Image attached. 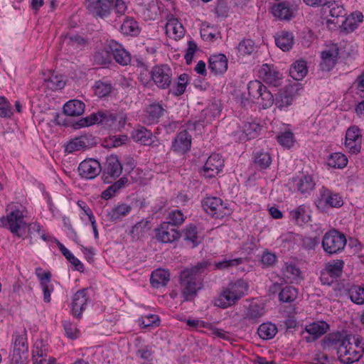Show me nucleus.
Masks as SVG:
<instances>
[{"label":"nucleus","mask_w":364,"mask_h":364,"mask_svg":"<svg viewBox=\"0 0 364 364\" xmlns=\"http://www.w3.org/2000/svg\"><path fill=\"white\" fill-rule=\"evenodd\" d=\"M132 210V207L130 205L118 203L107 213V217L112 222L121 221L124 217L130 213Z\"/></svg>","instance_id":"26"},{"label":"nucleus","mask_w":364,"mask_h":364,"mask_svg":"<svg viewBox=\"0 0 364 364\" xmlns=\"http://www.w3.org/2000/svg\"><path fill=\"white\" fill-rule=\"evenodd\" d=\"M165 111V109L159 102L149 105L146 109L149 123L158 122L159 118L164 114Z\"/></svg>","instance_id":"35"},{"label":"nucleus","mask_w":364,"mask_h":364,"mask_svg":"<svg viewBox=\"0 0 364 364\" xmlns=\"http://www.w3.org/2000/svg\"><path fill=\"white\" fill-rule=\"evenodd\" d=\"M186 217L181 210L176 209L170 211L166 216V221L171 227H178L185 221Z\"/></svg>","instance_id":"44"},{"label":"nucleus","mask_w":364,"mask_h":364,"mask_svg":"<svg viewBox=\"0 0 364 364\" xmlns=\"http://www.w3.org/2000/svg\"><path fill=\"white\" fill-rule=\"evenodd\" d=\"M264 314V307L257 304H252L247 310L246 318L255 323L259 321V318Z\"/></svg>","instance_id":"50"},{"label":"nucleus","mask_w":364,"mask_h":364,"mask_svg":"<svg viewBox=\"0 0 364 364\" xmlns=\"http://www.w3.org/2000/svg\"><path fill=\"white\" fill-rule=\"evenodd\" d=\"M203 210L215 218H223L232 213L229 204L218 197H206L202 200Z\"/></svg>","instance_id":"5"},{"label":"nucleus","mask_w":364,"mask_h":364,"mask_svg":"<svg viewBox=\"0 0 364 364\" xmlns=\"http://www.w3.org/2000/svg\"><path fill=\"white\" fill-rule=\"evenodd\" d=\"M255 166L259 169H266L272 164V157L267 151H259L257 152L254 157Z\"/></svg>","instance_id":"38"},{"label":"nucleus","mask_w":364,"mask_h":364,"mask_svg":"<svg viewBox=\"0 0 364 364\" xmlns=\"http://www.w3.org/2000/svg\"><path fill=\"white\" fill-rule=\"evenodd\" d=\"M139 322L142 328H147L153 326H159L160 319L159 316L156 314H149L146 317H142L140 318Z\"/></svg>","instance_id":"64"},{"label":"nucleus","mask_w":364,"mask_h":364,"mask_svg":"<svg viewBox=\"0 0 364 364\" xmlns=\"http://www.w3.org/2000/svg\"><path fill=\"white\" fill-rule=\"evenodd\" d=\"M183 239L192 247H197L200 241L198 235V230L195 225L189 224L183 230Z\"/></svg>","instance_id":"34"},{"label":"nucleus","mask_w":364,"mask_h":364,"mask_svg":"<svg viewBox=\"0 0 364 364\" xmlns=\"http://www.w3.org/2000/svg\"><path fill=\"white\" fill-rule=\"evenodd\" d=\"M296 93V89L293 85H288L280 90L275 97L274 104L280 110H286L292 105Z\"/></svg>","instance_id":"18"},{"label":"nucleus","mask_w":364,"mask_h":364,"mask_svg":"<svg viewBox=\"0 0 364 364\" xmlns=\"http://www.w3.org/2000/svg\"><path fill=\"white\" fill-rule=\"evenodd\" d=\"M363 136L361 129L356 125L350 126L346 133L345 146L352 154H358L361 149Z\"/></svg>","instance_id":"14"},{"label":"nucleus","mask_w":364,"mask_h":364,"mask_svg":"<svg viewBox=\"0 0 364 364\" xmlns=\"http://www.w3.org/2000/svg\"><path fill=\"white\" fill-rule=\"evenodd\" d=\"M28 353L26 338L23 336H17L14 341V350L9 355L11 364H23Z\"/></svg>","instance_id":"12"},{"label":"nucleus","mask_w":364,"mask_h":364,"mask_svg":"<svg viewBox=\"0 0 364 364\" xmlns=\"http://www.w3.org/2000/svg\"><path fill=\"white\" fill-rule=\"evenodd\" d=\"M210 267V262L203 260L181 272L179 283L184 301H190L197 296L198 291L203 286L201 275L207 272Z\"/></svg>","instance_id":"1"},{"label":"nucleus","mask_w":364,"mask_h":364,"mask_svg":"<svg viewBox=\"0 0 364 364\" xmlns=\"http://www.w3.org/2000/svg\"><path fill=\"white\" fill-rule=\"evenodd\" d=\"M85 6L93 16L103 19L112 13L114 0H86Z\"/></svg>","instance_id":"8"},{"label":"nucleus","mask_w":364,"mask_h":364,"mask_svg":"<svg viewBox=\"0 0 364 364\" xmlns=\"http://www.w3.org/2000/svg\"><path fill=\"white\" fill-rule=\"evenodd\" d=\"M274 38L277 46L283 51H289L294 45V36L289 31L278 32L274 36Z\"/></svg>","instance_id":"29"},{"label":"nucleus","mask_w":364,"mask_h":364,"mask_svg":"<svg viewBox=\"0 0 364 364\" xmlns=\"http://www.w3.org/2000/svg\"><path fill=\"white\" fill-rule=\"evenodd\" d=\"M107 49L111 51V55L117 63L122 65H127L131 62L129 52L124 49L123 46L116 41H107Z\"/></svg>","instance_id":"20"},{"label":"nucleus","mask_w":364,"mask_h":364,"mask_svg":"<svg viewBox=\"0 0 364 364\" xmlns=\"http://www.w3.org/2000/svg\"><path fill=\"white\" fill-rule=\"evenodd\" d=\"M299 2V0L283 1L273 6L272 13L280 20L289 21L296 16Z\"/></svg>","instance_id":"9"},{"label":"nucleus","mask_w":364,"mask_h":364,"mask_svg":"<svg viewBox=\"0 0 364 364\" xmlns=\"http://www.w3.org/2000/svg\"><path fill=\"white\" fill-rule=\"evenodd\" d=\"M170 280V273L168 271L161 269L154 270L150 277V283L154 288H159L166 286Z\"/></svg>","instance_id":"30"},{"label":"nucleus","mask_w":364,"mask_h":364,"mask_svg":"<svg viewBox=\"0 0 364 364\" xmlns=\"http://www.w3.org/2000/svg\"><path fill=\"white\" fill-rule=\"evenodd\" d=\"M122 172V166L117 156H111L107 158L105 169L102 173V179L105 183H110V179L118 178Z\"/></svg>","instance_id":"16"},{"label":"nucleus","mask_w":364,"mask_h":364,"mask_svg":"<svg viewBox=\"0 0 364 364\" xmlns=\"http://www.w3.org/2000/svg\"><path fill=\"white\" fill-rule=\"evenodd\" d=\"M265 86L259 81H250L247 85L248 94L252 100H259Z\"/></svg>","instance_id":"53"},{"label":"nucleus","mask_w":364,"mask_h":364,"mask_svg":"<svg viewBox=\"0 0 364 364\" xmlns=\"http://www.w3.org/2000/svg\"><path fill=\"white\" fill-rule=\"evenodd\" d=\"M240 55H251L255 49V42L251 39L242 40L237 47Z\"/></svg>","instance_id":"54"},{"label":"nucleus","mask_w":364,"mask_h":364,"mask_svg":"<svg viewBox=\"0 0 364 364\" xmlns=\"http://www.w3.org/2000/svg\"><path fill=\"white\" fill-rule=\"evenodd\" d=\"M344 266V262L342 259H336L329 262L326 265V271L332 277H339L342 272Z\"/></svg>","instance_id":"46"},{"label":"nucleus","mask_w":364,"mask_h":364,"mask_svg":"<svg viewBox=\"0 0 364 364\" xmlns=\"http://www.w3.org/2000/svg\"><path fill=\"white\" fill-rule=\"evenodd\" d=\"M86 289L77 291L73 296L72 301V314L75 317L80 318L86 308L87 302Z\"/></svg>","instance_id":"23"},{"label":"nucleus","mask_w":364,"mask_h":364,"mask_svg":"<svg viewBox=\"0 0 364 364\" xmlns=\"http://www.w3.org/2000/svg\"><path fill=\"white\" fill-rule=\"evenodd\" d=\"M46 87L52 90L63 89L65 85L63 77L61 75H57L53 73L49 78L45 80Z\"/></svg>","instance_id":"48"},{"label":"nucleus","mask_w":364,"mask_h":364,"mask_svg":"<svg viewBox=\"0 0 364 364\" xmlns=\"http://www.w3.org/2000/svg\"><path fill=\"white\" fill-rule=\"evenodd\" d=\"M259 77L266 83L274 87L280 86L282 80V74L273 65L264 64L259 71Z\"/></svg>","instance_id":"19"},{"label":"nucleus","mask_w":364,"mask_h":364,"mask_svg":"<svg viewBox=\"0 0 364 364\" xmlns=\"http://www.w3.org/2000/svg\"><path fill=\"white\" fill-rule=\"evenodd\" d=\"M315 205L320 211L326 213L330 208L341 207L343 205V200L338 193H333L323 186L318 191Z\"/></svg>","instance_id":"4"},{"label":"nucleus","mask_w":364,"mask_h":364,"mask_svg":"<svg viewBox=\"0 0 364 364\" xmlns=\"http://www.w3.org/2000/svg\"><path fill=\"white\" fill-rule=\"evenodd\" d=\"M131 136L136 142L149 146L154 142L153 134L151 132L144 127H139L132 132Z\"/></svg>","instance_id":"27"},{"label":"nucleus","mask_w":364,"mask_h":364,"mask_svg":"<svg viewBox=\"0 0 364 364\" xmlns=\"http://www.w3.org/2000/svg\"><path fill=\"white\" fill-rule=\"evenodd\" d=\"M26 225L23 213L19 209L12 210L6 218L0 219V226L7 227L11 233L19 237L22 236L19 232L21 229H25Z\"/></svg>","instance_id":"7"},{"label":"nucleus","mask_w":364,"mask_h":364,"mask_svg":"<svg viewBox=\"0 0 364 364\" xmlns=\"http://www.w3.org/2000/svg\"><path fill=\"white\" fill-rule=\"evenodd\" d=\"M94 58L99 65H107L111 61V51L107 49V43L102 50L95 53Z\"/></svg>","instance_id":"57"},{"label":"nucleus","mask_w":364,"mask_h":364,"mask_svg":"<svg viewBox=\"0 0 364 364\" xmlns=\"http://www.w3.org/2000/svg\"><path fill=\"white\" fill-rule=\"evenodd\" d=\"M102 110L96 113H92L90 116L84 117L76 122L73 127L75 129H80L85 127H89L95 124H100L102 117Z\"/></svg>","instance_id":"39"},{"label":"nucleus","mask_w":364,"mask_h":364,"mask_svg":"<svg viewBox=\"0 0 364 364\" xmlns=\"http://www.w3.org/2000/svg\"><path fill=\"white\" fill-rule=\"evenodd\" d=\"M149 230V222L147 220H141L132 227L131 233L133 235L134 237H137L139 239L144 236V233H146Z\"/></svg>","instance_id":"58"},{"label":"nucleus","mask_w":364,"mask_h":364,"mask_svg":"<svg viewBox=\"0 0 364 364\" xmlns=\"http://www.w3.org/2000/svg\"><path fill=\"white\" fill-rule=\"evenodd\" d=\"M141 343V338L137 337L135 338L134 345L138 349L136 351V355L139 356L140 358L146 360L147 361H151L153 360V350L151 346H139Z\"/></svg>","instance_id":"41"},{"label":"nucleus","mask_w":364,"mask_h":364,"mask_svg":"<svg viewBox=\"0 0 364 364\" xmlns=\"http://www.w3.org/2000/svg\"><path fill=\"white\" fill-rule=\"evenodd\" d=\"M339 48L337 43H330L321 53L320 68L322 70L330 71L337 63Z\"/></svg>","instance_id":"11"},{"label":"nucleus","mask_w":364,"mask_h":364,"mask_svg":"<svg viewBox=\"0 0 364 364\" xmlns=\"http://www.w3.org/2000/svg\"><path fill=\"white\" fill-rule=\"evenodd\" d=\"M188 81V75L183 73L178 77L177 83L173 86L172 93L175 96H181L185 91Z\"/></svg>","instance_id":"55"},{"label":"nucleus","mask_w":364,"mask_h":364,"mask_svg":"<svg viewBox=\"0 0 364 364\" xmlns=\"http://www.w3.org/2000/svg\"><path fill=\"white\" fill-rule=\"evenodd\" d=\"M277 141L283 146L290 148L294 144L293 133L286 131L277 136Z\"/></svg>","instance_id":"63"},{"label":"nucleus","mask_w":364,"mask_h":364,"mask_svg":"<svg viewBox=\"0 0 364 364\" xmlns=\"http://www.w3.org/2000/svg\"><path fill=\"white\" fill-rule=\"evenodd\" d=\"M329 328V325L325 321L314 322L306 325L301 336L307 343H312L324 335Z\"/></svg>","instance_id":"15"},{"label":"nucleus","mask_w":364,"mask_h":364,"mask_svg":"<svg viewBox=\"0 0 364 364\" xmlns=\"http://www.w3.org/2000/svg\"><path fill=\"white\" fill-rule=\"evenodd\" d=\"M192 136L186 129L176 134L172 141L171 149L178 154H184L191 147Z\"/></svg>","instance_id":"22"},{"label":"nucleus","mask_w":364,"mask_h":364,"mask_svg":"<svg viewBox=\"0 0 364 364\" xmlns=\"http://www.w3.org/2000/svg\"><path fill=\"white\" fill-rule=\"evenodd\" d=\"M224 162L223 158L220 154H211L203 166V176L209 178L216 176L223 170Z\"/></svg>","instance_id":"17"},{"label":"nucleus","mask_w":364,"mask_h":364,"mask_svg":"<svg viewBox=\"0 0 364 364\" xmlns=\"http://www.w3.org/2000/svg\"><path fill=\"white\" fill-rule=\"evenodd\" d=\"M151 74L153 81L159 88L166 90L170 87L173 71L168 65H156L152 68Z\"/></svg>","instance_id":"10"},{"label":"nucleus","mask_w":364,"mask_h":364,"mask_svg":"<svg viewBox=\"0 0 364 364\" xmlns=\"http://www.w3.org/2000/svg\"><path fill=\"white\" fill-rule=\"evenodd\" d=\"M208 68L215 75L221 74L228 69V59L224 54L214 55L210 57Z\"/></svg>","instance_id":"25"},{"label":"nucleus","mask_w":364,"mask_h":364,"mask_svg":"<svg viewBox=\"0 0 364 364\" xmlns=\"http://www.w3.org/2000/svg\"><path fill=\"white\" fill-rule=\"evenodd\" d=\"M351 335L347 333V332L336 331L327 334L322 342V347L326 350H336L337 355L341 353V348H344L346 345L349 344L350 341Z\"/></svg>","instance_id":"6"},{"label":"nucleus","mask_w":364,"mask_h":364,"mask_svg":"<svg viewBox=\"0 0 364 364\" xmlns=\"http://www.w3.org/2000/svg\"><path fill=\"white\" fill-rule=\"evenodd\" d=\"M259 100H261L259 103L264 109L270 107L275 102V98L273 95L266 87L264 91H262Z\"/></svg>","instance_id":"62"},{"label":"nucleus","mask_w":364,"mask_h":364,"mask_svg":"<svg viewBox=\"0 0 364 364\" xmlns=\"http://www.w3.org/2000/svg\"><path fill=\"white\" fill-rule=\"evenodd\" d=\"M347 164L346 156L340 152L332 154L328 160V166L336 168H343Z\"/></svg>","instance_id":"51"},{"label":"nucleus","mask_w":364,"mask_h":364,"mask_svg":"<svg viewBox=\"0 0 364 364\" xmlns=\"http://www.w3.org/2000/svg\"><path fill=\"white\" fill-rule=\"evenodd\" d=\"M85 110V104L77 100H72L63 106V112L68 116L75 117L81 115Z\"/></svg>","instance_id":"32"},{"label":"nucleus","mask_w":364,"mask_h":364,"mask_svg":"<svg viewBox=\"0 0 364 364\" xmlns=\"http://www.w3.org/2000/svg\"><path fill=\"white\" fill-rule=\"evenodd\" d=\"M87 139L81 136L71 140L65 148L66 152L70 154L87 147Z\"/></svg>","instance_id":"42"},{"label":"nucleus","mask_w":364,"mask_h":364,"mask_svg":"<svg viewBox=\"0 0 364 364\" xmlns=\"http://www.w3.org/2000/svg\"><path fill=\"white\" fill-rule=\"evenodd\" d=\"M262 127L256 122H245L242 126V132L245 134L247 139H255L259 134Z\"/></svg>","instance_id":"52"},{"label":"nucleus","mask_w":364,"mask_h":364,"mask_svg":"<svg viewBox=\"0 0 364 364\" xmlns=\"http://www.w3.org/2000/svg\"><path fill=\"white\" fill-rule=\"evenodd\" d=\"M102 117L100 124L106 129H116L117 116L107 110H102Z\"/></svg>","instance_id":"47"},{"label":"nucleus","mask_w":364,"mask_h":364,"mask_svg":"<svg viewBox=\"0 0 364 364\" xmlns=\"http://www.w3.org/2000/svg\"><path fill=\"white\" fill-rule=\"evenodd\" d=\"M156 240L161 243H172L180 239L181 233L175 228L170 226L168 223L162 222L154 230Z\"/></svg>","instance_id":"13"},{"label":"nucleus","mask_w":364,"mask_h":364,"mask_svg":"<svg viewBox=\"0 0 364 364\" xmlns=\"http://www.w3.org/2000/svg\"><path fill=\"white\" fill-rule=\"evenodd\" d=\"M282 272L284 277L287 279V282L290 283L296 282L300 275V269L292 264H286Z\"/></svg>","instance_id":"49"},{"label":"nucleus","mask_w":364,"mask_h":364,"mask_svg":"<svg viewBox=\"0 0 364 364\" xmlns=\"http://www.w3.org/2000/svg\"><path fill=\"white\" fill-rule=\"evenodd\" d=\"M58 247L63 256L75 267V270L83 272L84 266L62 243L57 242Z\"/></svg>","instance_id":"45"},{"label":"nucleus","mask_w":364,"mask_h":364,"mask_svg":"<svg viewBox=\"0 0 364 364\" xmlns=\"http://www.w3.org/2000/svg\"><path fill=\"white\" fill-rule=\"evenodd\" d=\"M242 258H235L232 259H224L215 263V269H228L233 267H237L242 264Z\"/></svg>","instance_id":"61"},{"label":"nucleus","mask_w":364,"mask_h":364,"mask_svg":"<svg viewBox=\"0 0 364 364\" xmlns=\"http://www.w3.org/2000/svg\"><path fill=\"white\" fill-rule=\"evenodd\" d=\"M164 29L166 35L176 41L183 38L186 32L183 24H165Z\"/></svg>","instance_id":"40"},{"label":"nucleus","mask_w":364,"mask_h":364,"mask_svg":"<svg viewBox=\"0 0 364 364\" xmlns=\"http://www.w3.org/2000/svg\"><path fill=\"white\" fill-rule=\"evenodd\" d=\"M291 218L298 225H303L310 220L309 207L306 205H301L289 213Z\"/></svg>","instance_id":"31"},{"label":"nucleus","mask_w":364,"mask_h":364,"mask_svg":"<svg viewBox=\"0 0 364 364\" xmlns=\"http://www.w3.org/2000/svg\"><path fill=\"white\" fill-rule=\"evenodd\" d=\"M296 187L301 193H306L313 191L315 188V181L309 174H303L301 176L294 178Z\"/></svg>","instance_id":"28"},{"label":"nucleus","mask_w":364,"mask_h":364,"mask_svg":"<svg viewBox=\"0 0 364 364\" xmlns=\"http://www.w3.org/2000/svg\"><path fill=\"white\" fill-rule=\"evenodd\" d=\"M308 69L306 62L304 60H299L294 63L289 69V74L296 80H302L307 74Z\"/></svg>","instance_id":"33"},{"label":"nucleus","mask_w":364,"mask_h":364,"mask_svg":"<svg viewBox=\"0 0 364 364\" xmlns=\"http://www.w3.org/2000/svg\"><path fill=\"white\" fill-rule=\"evenodd\" d=\"M102 171L100 162L94 159H85L78 166L80 175L87 179H93Z\"/></svg>","instance_id":"21"},{"label":"nucleus","mask_w":364,"mask_h":364,"mask_svg":"<svg viewBox=\"0 0 364 364\" xmlns=\"http://www.w3.org/2000/svg\"><path fill=\"white\" fill-rule=\"evenodd\" d=\"M112 90V84L109 82H104L97 81L95 85V93L99 97L108 96Z\"/></svg>","instance_id":"56"},{"label":"nucleus","mask_w":364,"mask_h":364,"mask_svg":"<svg viewBox=\"0 0 364 364\" xmlns=\"http://www.w3.org/2000/svg\"><path fill=\"white\" fill-rule=\"evenodd\" d=\"M277 333V328L276 325L272 323H263L257 329L259 336L264 340L273 338Z\"/></svg>","instance_id":"37"},{"label":"nucleus","mask_w":364,"mask_h":364,"mask_svg":"<svg viewBox=\"0 0 364 364\" xmlns=\"http://www.w3.org/2000/svg\"><path fill=\"white\" fill-rule=\"evenodd\" d=\"M119 31L125 36L136 37L141 32L138 24H120Z\"/></svg>","instance_id":"60"},{"label":"nucleus","mask_w":364,"mask_h":364,"mask_svg":"<svg viewBox=\"0 0 364 364\" xmlns=\"http://www.w3.org/2000/svg\"><path fill=\"white\" fill-rule=\"evenodd\" d=\"M327 6L329 9V14L331 17L337 18V21H339V18H341V21L344 19L346 14L342 6H339L336 3L331 2L330 1Z\"/></svg>","instance_id":"59"},{"label":"nucleus","mask_w":364,"mask_h":364,"mask_svg":"<svg viewBox=\"0 0 364 364\" xmlns=\"http://www.w3.org/2000/svg\"><path fill=\"white\" fill-rule=\"evenodd\" d=\"M363 357L360 352L353 349L350 341L349 344L346 345L344 348H341V353L338 355V358L343 364H353L360 360Z\"/></svg>","instance_id":"24"},{"label":"nucleus","mask_w":364,"mask_h":364,"mask_svg":"<svg viewBox=\"0 0 364 364\" xmlns=\"http://www.w3.org/2000/svg\"><path fill=\"white\" fill-rule=\"evenodd\" d=\"M321 243L324 252L328 255H333L344 250L347 239L343 233L333 229L324 234Z\"/></svg>","instance_id":"3"},{"label":"nucleus","mask_w":364,"mask_h":364,"mask_svg":"<svg viewBox=\"0 0 364 364\" xmlns=\"http://www.w3.org/2000/svg\"><path fill=\"white\" fill-rule=\"evenodd\" d=\"M249 286L243 279L230 282L215 299V305L227 309L235 305L247 292Z\"/></svg>","instance_id":"2"},{"label":"nucleus","mask_w":364,"mask_h":364,"mask_svg":"<svg viewBox=\"0 0 364 364\" xmlns=\"http://www.w3.org/2000/svg\"><path fill=\"white\" fill-rule=\"evenodd\" d=\"M298 296V290L292 286H286L279 293V299L284 303L293 302Z\"/></svg>","instance_id":"43"},{"label":"nucleus","mask_w":364,"mask_h":364,"mask_svg":"<svg viewBox=\"0 0 364 364\" xmlns=\"http://www.w3.org/2000/svg\"><path fill=\"white\" fill-rule=\"evenodd\" d=\"M347 294L353 303L364 304V286L353 284L347 289Z\"/></svg>","instance_id":"36"}]
</instances>
